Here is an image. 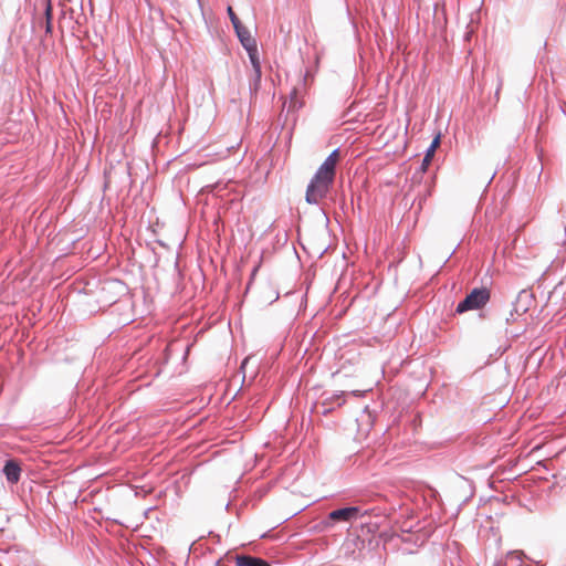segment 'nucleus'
Returning <instances> with one entry per match:
<instances>
[{"instance_id": "f257e3e1", "label": "nucleus", "mask_w": 566, "mask_h": 566, "mask_svg": "<svg viewBox=\"0 0 566 566\" xmlns=\"http://www.w3.org/2000/svg\"><path fill=\"white\" fill-rule=\"evenodd\" d=\"M339 158V150L335 149L319 166L306 189L305 199L308 203H318L326 197L334 182Z\"/></svg>"}, {"instance_id": "f03ea898", "label": "nucleus", "mask_w": 566, "mask_h": 566, "mask_svg": "<svg viewBox=\"0 0 566 566\" xmlns=\"http://www.w3.org/2000/svg\"><path fill=\"white\" fill-rule=\"evenodd\" d=\"M490 293L486 289H474L467 297L457 306V313H464L469 310H478L486 304Z\"/></svg>"}, {"instance_id": "7ed1b4c3", "label": "nucleus", "mask_w": 566, "mask_h": 566, "mask_svg": "<svg viewBox=\"0 0 566 566\" xmlns=\"http://www.w3.org/2000/svg\"><path fill=\"white\" fill-rule=\"evenodd\" d=\"M368 514L367 510L359 506H348L334 510L328 514V520L333 522H353Z\"/></svg>"}, {"instance_id": "20e7f679", "label": "nucleus", "mask_w": 566, "mask_h": 566, "mask_svg": "<svg viewBox=\"0 0 566 566\" xmlns=\"http://www.w3.org/2000/svg\"><path fill=\"white\" fill-rule=\"evenodd\" d=\"M345 553L353 556V558H361L365 556L364 549L366 548V541L360 536L348 538L345 544Z\"/></svg>"}, {"instance_id": "39448f33", "label": "nucleus", "mask_w": 566, "mask_h": 566, "mask_svg": "<svg viewBox=\"0 0 566 566\" xmlns=\"http://www.w3.org/2000/svg\"><path fill=\"white\" fill-rule=\"evenodd\" d=\"M3 474L9 483L14 484L20 480L21 468L14 460H8L2 469Z\"/></svg>"}, {"instance_id": "423d86ee", "label": "nucleus", "mask_w": 566, "mask_h": 566, "mask_svg": "<svg viewBox=\"0 0 566 566\" xmlns=\"http://www.w3.org/2000/svg\"><path fill=\"white\" fill-rule=\"evenodd\" d=\"M235 32H237V35L240 40V42L242 43V45L244 46V49L247 51H251V49L253 50L254 46H256V41L255 39L251 35L250 31L248 30V28H245L243 24L238 27L237 29H234Z\"/></svg>"}, {"instance_id": "0eeeda50", "label": "nucleus", "mask_w": 566, "mask_h": 566, "mask_svg": "<svg viewBox=\"0 0 566 566\" xmlns=\"http://www.w3.org/2000/svg\"><path fill=\"white\" fill-rule=\"evenodd\" d=\"M439 145H440V135H437L433 138V140H432L430 147L428 148V150H427V153L424 155V158H423V160L421 163L420 169H421L422 172L427 171L428 167L430 166V164L432 161V158L434 156L436 149L439 147Z\"/></svg>"}, {"instance_id": "6e6552de", "label": "nucleus", "mask_w": 566, "mask_h": 566, "mask_svg": "<svg viewBox=\"0 0 566 566\" xmlns=\"http://www.w3.org/2000/svg\"><path fill=\"white\" fill-rule=\"evenodd\" d=\"M235 565L237 566H271L266 560H264L262 558L252 557V556H248V555L237 556Z\"/></svg>"}, {"instance_id": "1a4fd4ad", "label": "nucleus", "mask_w": 566, "mask_h": 566, "mask_svg": "<svg viewBox=\"0 0 566 566\" xmlns=\"http://www.w3.org/2000/svg\"><path fill=\"white\" fill-rule=\"evenodd\" d=\"M247 52L249 54V57H250V61H251V64L253 67L255 80L259 82L262 76V71H261V62H260L259 53H258V45L254 46L253 51L251 50V51H247Z\"/></svg>"}, {"instance_id": "9d476101", "label": "nucleus", "mask_w": 566, "mask_h": 566, "mask_svg": "<svg viewBox=\"0 0 566 566\" xmlns=\"http://www.w3.org/2000/svg\"><path fill=\"white\" fill-rule=\"evenodd\" d=\"M297 88L294 87L293 91L291 92V97H290V107L292 108H297L302 105V102L298 101V97H297Z\"/></svg>"}, {"instance_id": "9b49d317", "label": "nucleus", "mask_w": 566, "mask_h": 566, "mask_svg": "<svg viewBox=\"0 0 566 566\" xmlns=\"http://www.w3.org/2000/svg\"><path fill=\"white\" fill-rule=\"evenodd\" d=\"M347 395L346 391H340L339 394H334L332 397L328 398L331 402H336L337 406H342L345 400L344 397Z\"/></svg>"}, {"instance_id": "f8f14e48", "label": "nucleus", "mask_w": 566, "mask_h": 566, "mask_svg": "<svg viewBox=\"0 0 566 566\" xmlns=\"http://www.w3.org/2000/svg\"><path fill=\"white\" fill-rule=\"evenodd\" d=\"M228 14H229V18H230L234 29H237L238 27L242 25L240 19L234 13L232 7H228Z\"/></svg>"}, {"instance_id": "ddd939ff", "label": "nucleus", "mask_w": 566, "mask_h": 566, "mask_svg": "<svg viewBox=\"0 0 566 566\" xmlns=\"http://www.w3.org/2000/svg\"><path fill=\"white\" fill-rule=\"evenodd\" d=\"M45 15H46V31L51 32L52 6H51L50 1L48 2L46 9H45Z\"/></svg>"}, {"instance_id": "4468645a", "label": "nucleus", "mask_w": 566, "mask_h": 566, "mask_svg": "<svg viewBox=\"0 0 566 566\" xmlns=\"http://www.w3.org/2000/svg\"><path fill=\"white\" fill-rule=\"evenodd\" d=\"M279 298V292L276 291H272V295H271V300H270V303H273L274 301H276Z\"/></svg>"}, {"instance_id": "2eb2a0df", "label": "nucleus", "mask_w": 566, "mask_h": 566, "mask_svg": "<svg viewBox=\"0 0 566 566\" xmlns=\"http://www.w3.org/2000/svg\"><path fill=\"white\" fill-rule=\"evenodd\" d=\"M349 394L353 395V396H361V392L360 391H356V390L350 391Z\"/></svg>"}, {"instance_id": "dca6fc26", "label": "nucleus", "mask_w": 566, "mask_h": 566, "mask_svg": "<svg viewBox=\"0 0 566 566\" xmlns=\"http://www.w3.org/2000/svg\"><path fill=\"white\" fill-rule=\"evenodd\" d=\"M512 319H514V314H513V312H511L510 317H507V318H506V322H510V321H512Z\"/></svg>"}, {"instance_id": "f3484780", "label": "nucleus", "mask_w": 566, "mask_h": 566, "mask_svg": "<svg viewBox=\"0 0 566 566\" xmlns=\"http://www.w3.org/2000/svg\"><path fill=\"white\" fill-rule=\"evenodd\" d=\"M295 255L300 259V255L297 253V250H294Z\"/></svg>"}, {"instance_id": "a211bd4d", "label": "nucleus", "mask_w": 566, "mask_h": 566, "mask_svg": "<svg viewBox=\"0 0 566 566\" xmlns=\"http://www.w3.org/2000/svg\"><path fill=\"white\" fill-rule=\"evenodd\" d=\"M342 255H343V258H344V259H346V258H347L346 252H343V254H342Z\"/></svg>"}, {"instance_id": "6ab92c4d", "label": "nucleus", "mask_w": 566, "mask_h": 566, "mask_svg": "<svg viewBox=\"0 0 566 566\" xmlns=\"http://www.w3.org/2000/svg\"><path fill=\"white\" fill-rule=\"evenodd\" d=\"M160 244L164 247V248H167V244L165 242H160Z\"/></svg>"}]
</instances>
